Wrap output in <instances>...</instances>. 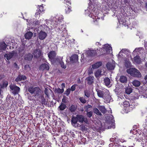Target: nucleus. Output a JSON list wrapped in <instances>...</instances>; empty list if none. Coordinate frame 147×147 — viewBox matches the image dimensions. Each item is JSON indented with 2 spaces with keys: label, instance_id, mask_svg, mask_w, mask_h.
I'll list each match as a JSON object with an SVG mask.
<instances>
[{
  "label": "nucleus",
  "instance_id": "1",
  "mask_svg": "<svg viewBox=\"0 0 147 147\" xmlns=\"http://www.w3.org/2000/svg\"><path fill=\"white\" fill-rule=\"evenodd\" d=\"M81 123L84 122L86 124H89V122L87 118L85 117L82 115H77L76 117H72L71 119V123L72 125L75 127H79V124L78 123V122Z\"/></svg>",
  "mask_w": 147,
  "mask_h": 147
},
{
  "label": "nucleus",
  "instance_id": "2",
  "mask_svg": "<svg viewBox=\"0 0 147 147\" xmlns=\"http://www.w3.org/2000/svg\"><path fill=\"white\" fill-rule=\"evenodd\" d=\"M28 90L32 94H33L32 96L35 97H40L41 90L39 87L30 86L28 88Z\"/></svg>",
  "mask_w": 147,
  "mask_h": 147
},
{
  "label": "nucleus",
  "instance_id": "3",
  "mask_svg": "<svg viewBox=\"0 0 147 147\" xmlns=\"http://www.w3.org/2000/svg\"><path fill=\"white\" fill-rule=\"evenodd\" d=\"M96 91L97 92L98 96L100 98H103L107 100L108 99L109 100L111 98L109 92L108 90H106L103 91L97 89L96 90Z\"/></svg>",
  "mask_w": 147,
  "mask_h": 147
},
{
  "label": "nucleus",
  "instance_id": "4",
  "mask_svg": "<svg viewBox=\"0 0 147 147\" xmlns=\"http://www.w3.org/2000/svg\"><path fill=\"white\" fill-rule=\"evenodd\" d=\"M114 117L112 115L107 116L106 117V122L105 123V127L109 129L113 127L114 124Z\"/></svg>",
  "mask_w": 147,
  "mask_h": 147
},
{
  "label": "nucleus",
  "instance_id": "5",
  "mask_svg": "<svg viewBox=\"0 0 147 147\" xmlns=\"http://www.w3.org/2000/svg\"><path fill=\"white\" fill-rule=\"evenodd\" d=\"M126 71L127 73L133 77L140 78L142 76L140 72L135 68H130L127 69Z\"/></svg>",
  "mask_w": 147,
  "mask_h": 147
},
{
  "label": "nucleus",
  "instance_id": "6",
  "mask_svg": "<svg viewBox=\"0 0 147 147\" xmlns=\"http://www.w3.org/2000/svg\"><path fill=\"white\" fill-rule=\"evenodd\" d=\"M9 88L11 90V92L14 95L18 94L20 91V88L17 86L11 85H10Z\"/></svg>",
  "mask_w": 147,
  "mask_h": 147
},
{
  "label": "nucleus",
  "instance_id": "7",
  "mask_svg": "<svg viewBox=\"0 0 147 147\" xmlns=\"http://www.w3.org/2000/svg\"><path fill=\"white\" fill-rule=\"evenodd\" d=\"M100 50V51H101L102 50L104 51L105 50L106 53H110L111 52V51H112V47L109 45L106 44L104 45L103 48L101 49Z\"/></svg>",
  "mask_w": 147,
  "mask_h": 147
},
{
  "label": "nucleus",
  "instance_id": "8",
  "mask_svg": "<svg viewBox=\"0 0 147 147\" xmlns=\"http://www.w3.org/2000/svg\"><path fill=\"white\" fill-rule=\"evenodd\" d=\"M41 53V50L38 48H37L34 50L32 54L34 55L35 57L38 58L40 56Z\"/></svg>",
  "mask_w": 147,
  "mask_h": 147
},
{
  "label": "nucleus",
  "instance_id": "9",
  "mask_svg": "<svg viewBox=\"0 0 147 147\" xmlns=\"http://www.w3.org/2000/svg\"><path fill=\"white\" fill-rule=\"evenodd\" d=\"M98 52V50H90L88 51L87 52V54L88 56H94L97 55V52Z\"/></svg>",
  "mask_w": 147,
  "mask_h": 147
},
{
  "label": "nucleus",
  "instance_id": "10",
  "mask_svg": "<svg viewBox=\"0 0 147 147\" xmlns=\"http://www.w3.org/2000/svg\"><path fill=\"white\" fill-rule=\"evenodd\" d=\"M47 36V34L45 32L41 31L38 33V38L40 40H43Z\"/></svg>",
  "mask_w": 147,
  "mask_h": 147
},
{
  "label": "nucleus",
  "instance_id": "11",
  "mask_svg": "<svg viewBox=\"0 0 147 147\" xmlns=\"http://www.w3.org/2000/svg\"><path fill=\"white\" fill-rule=\"evenodd\" d=\"M78 56L76 54H74L72 55L70 57V61L71 63H75L77 62L78 61Z\"/></svg>",
  "mask_w": 147,
  "mask_h": 147
},
{
  "label": "nucleus",
  "instance_id": "12",
  "mask_svg": "<svg viewBox=\"0 0 147 147\" xmlns=\"http://www.w3.org/2000/svg\"><path fill=\"white\" fill-rule=\"evenodd\" d=\"M15 54L14 51L9 52V53L5 54L4 55V57L8 60H10L13 56Z\"/></svg>",
  "mask_w": 147,
  "mask_h": 147
},
{
  "label": "nucleus",
  "instance_id": "13",
  "mask_svg": "<svg viewBox=\"0 0 147 147\" xmlns=\"http://www.w3.org/2000/svg\"><path fill=\"white\" fill-rule=\"evenodd\" d=\"M26 79V77L23 75L19 74L16 78L15 81L16 82H18L19 81L24 80Z\"/></svg>",
  "mask_w": 147,
  "mask_h": 147
},
{
  "label": "nucleus",
  "instance_id": "14",
  "mask_svg": "<svg viewBox=\"0 0 147 147\" xmlns=\"http://www.w3.org/2000/svg\"><path fill=\"white\" fill-rule=\"evenodd\" d=\"M33 54L29 53L26 54L24 56V59L25 60L28 61H31L33 58Z\"/></svg>",
  "mask_w": 147,
  "mask_h": 147
},
{
  "label": "nucleus",
  "instance_id": "15",
  "mask_svg": "<svg viewBox=\"0 0 147 147\" xmlns=\"http://www.w3.org/2000/svg\"><path fill=\"white\" fill-rule=\"evenodd\" d=\"M56 56V53L55 51H50L48 54V57L51 60H53L55 59Z\"/></svg>",
  "mask_w": 147,
  "mask_h": 147
},
{
  "label": "nucleus",
  "instance_id": "16",
  "mask_svg": "<svg viewBox=\"0 0 147 147\" xmlns=\"http://www.w3.org/2000/svg\"><path fill=\"white\" fill-rule=\"evenodd\" d=\"M49 69V64L43 63L40 66V69L44 70H48Z\"/></svg>",
  "mask_w": 147,
  "mask_h": 147
},
{
  "label": "nucleus",
  "instance_id": "17",
  "mask_svg": "<svg viewBox=\"0 0 147 147\" xmlns=\"http://www.w3.org/2000/svg\"><path fill=\"white\" fill-rule=\"evenodd\" d=\"M106 66L107 69L109 70H112L114 69L115 65L113 63L108 62Z\"/></svg>",
  "mask_w": 147,
  "mask_h": 147
},
{
  "label": "nucleus",
  "instance_id": "18",
  "mask_svg": "<svg viewBox=\"0 0 147 147\" xmlns=\"http://www.w3.org/2000/svg\"><path fill=\"white\" fill-rule=\"evenodd\" d=\"M25 47L24 46H22L20 47L18 50V53L19 55L22 57L25 53Z\"/></svg>",
  "mask_w": 147,
  "mask_h": 147
},
{
  "label": "nucleus",
  "instance_id": "19",
  "mask_svg": "<svg viewBox=\"0 0 147 147\" xmlns=\"http://www.w3.org/2000/svg\"><path fill=\"white\" fill-rule=\"evenodd\" d=\"M120 82L123 84H125L127 83V77L124 76H121L119 79Z\"/></svg>",
  "mask_w": 147,
  "mask_h": 147
},
{
  "label": "nucleus",
  "instance_id": "20",
  "mask_svg": "<svg viewBox=\"0 0 147 147\" xmlns=\"http://www.w3.org/2000/svg\"><path fill=\"white\" fill-rule=\"evenodd\" d=\"M98 108L102 113L105 114L107 112V110L104 106L99 105Z\"/></svg>",
  "mask_w": 147,
  "mask_h": 147
},
{
  "label": "nucleus",
  "instance_id": "21",
  "mask_svg": "<svg viewBox=\"0 0 147 147\" xmlns=\"http://www.w3.org/2000/svg\"><path fill=\"white\" fill-rule=\"evenodd\" d=\"M94 78L93 76H90L88 77L86 80L87 82V83L89 85H91L94 82Z\"/></svg>",
  "mask_w": 147,
  "mask_h": 147
},
{
  "label": "nucleus",
  "instance_id": "22",
  "mask_svg": "<svg viewBox=\"0 0 147 147\" xmlns=\"http://www.w3.org/2000/svg\"><path fill=\"white\" fill-rule=\"evenodd\" d=\"M43 8L42 5H38V9L37 10V12L35 13L36 15H39L40 13L42 12L43 11Z\"/></svg>",
  "mask_w": 147,
  "mask_h": 147
},
{
  "label": "nucleus",
  "instance_id": "23",
  "mask_svg": "<svg viewBox=\"0 0 147 147\" xmlns=\"http://www.w3.org/2000/svg\"><path fill=\"white\" fill-rule=\"evenodd\" d=\"M102 70L101 69H98L94 73L96 77H98L104 74V72H103L102 74Z\"/></svg>",
  "mask_w": 147,
  "mask_h": 147
},
{
  "label": "nucleus",
  "instance_id": "24",
  "mask_svg": "<svg viewBox=\"0 0 147 147\" xmlns=\"http://www.w3.org/2000/svg\"><path fill=\"white\" fill-rule=\"evenodd\" d=\"M33 33L31 32H28L25 35V37L26 39H29L33 36Z\"/></svg>",
  "mask_w": 147,
  "mask_h": 147
},
{
  "label": "nucleus",
  "instance_id": "25",
  "mask_svg": "<svg viewBox=\"0 0 147 147\" xmlns=\"http://www.w3.org/2000/svg\"><path fill=\"white\" fill-rule=\"evenodd\" d=\"M102 64V63L101 62H97L92 65V68L94 69L97 68L100 66Z\"/></svg>",
  "mask_w": 147,
  "mask_h": 147
},
{
  "label": "nucleus",
  "instance_id": "26",
  "mask_svg": "<svg viewBox=\"0 0 147 147\" xmlns=\"http://www.w3.org/2000/svg\"><path fill=\"white\" fill-rule=\"evenodd\" d=\"M93 112L99 116H102V114L99 111V109L96 108H94L93 109Z\"/></svg>",
  "mask_w": 147,
  "mask_h": 147
},
{
  "label": "nucleus",
  "instance_id": "27",
  "mask_svg": "<svg viewBox=\"0 0 147 147\" xmlns=\"http://www.w3.org/2000/svg\"><path fill=\"white\" fill-rule=\"evenodd\" d=\"M7 45L4 42L0 43V49L4 50L7 47Z\"/></svg>",
  "mask_w": 147,
  "mask_h": 147
},
{
  "label": "nucleus",
  "instance_id": "28",
  "mask_svg": "<svg viewBox=\"0 0 147 147\" xmlns=\"http://www.w3.org/2000/svg\"><path fill=\"white\" fill-rule=\"evenodd\" d=\"M14 99L13 97L11 96L10 95L8 94L6 97V100L8 104H10L11 102V100Z\"/></svg>",
  "mask_w": 147,
  "mask_h": 147
},
{
  "label": "nucleus",
  "instance_id": "29",
  "mask_svg": "<svg viewBox=\"0 0 147 147\" xmlns=\"http://www.w3.org/2000/svg\"><path fill=\"white\" fill-rule=\"evenodd\" d=\"M132 84L135 87H138L140 84V82L139 81L135 80L133 81Z\"/></svg>",
  "mask_w": 147,
  "mask_h": 147
},
{
  "label": "nucleus",
  "instance_id": "30",
  "mask_svg": "<svg viewBox=\"0 0 147 147\" xmlns=\"http://www.w3.org/2000/svg\"><path fill=\"white\" fill-rule=\"evenodd\" d=\"M135 62L138 64H140L141 62V59L139 56L136 55L134 57Z\"/></svg>",
  "mask_w": 147,
  "mask_h": 147
},
{
  "label": "nucleus",
  "instance_id": "31",
  "mask_svg": "<svg viewBox=\"0 0 147 147\" xmlns=\"http://www.w3.org/2000/svg\"><path fill=\"white\" fill-rule=\"evenodd\" d=\"M40 101L43 104H44L45 105L47 104V102L46 101V100L45 98L44 97V96L42 95H40Z\"/></svg>",
  "mask_w": 147,
  "mask_h": 147
},
{
  "label": "nucleus",
  "instance_id": "32",
  "mask_svg": "<svg viewBox=\"0 0 147 147\" xmlns=\"http://www.w3.org/2000/svg\"><path fill=\"white\" fill-rule=\"evenodd\" d=\"M64 90L63 89H60L59 88H55L54 92L55 93L58 94H61L64 92Z\"/></svg>",
  "mask_w": 147,
  "mask_h": 147
},
{
  "label": "nucleus",
  "instance_id": "33",
  "mask_svg": "<svg viewBox=\"0 0 147 147\" xmlns=\"http://www.w3.org/2000/svg\"><path fill=\"white\" fill-rule=\"evenodd\" d=\"M77 106L75 105H72L69 108L70 111L73 112H74L77 109Z\"/></svg>",
  "mask_w": 147,
  "mask_h": 147
},
{
  "label": "nucleus",
  "instance_id": "34",
  "mask_svg": "<svg viewBox=\"0 0 147 147\" xmlns=\"http://www.w3.org/2000/svg\"><path fill=\"white\" fill-rule=\"evenodd\" d=\"M104 83L105 85L107 86H109L110 83V79L108 78H107L104 79Z\"/></svg>",
  "mask_w": 147,
  "mask_h": 147
},
{
  "label": "nucleus",
  "instance_id": "35",
  "mask_svg": "<svg viewBox=\"0 0 147 147\" xmlns=\"http://www.w3.org/2000/svg\"><path fill=\"white\" fill-rule=\"evenodd\" d=\"M132 91V89L130 87H127L125 89V92L127 94H130Z\"/></svg>",
  "mask_w": 147,
  "mask_h": 147
},
{
  "label": "nucleus",
  "instance_id": "36",
  "mask_svg": "<svg viewBox=\"0 0 147 147\" xmlns=\"http://www.w3.org/2000/svg\"><path fill=\"white\" fill-rule=\"evenodd\" d=\"M86 98H84L83 97H80L79 98V100L80 102L82 103L85 104L86 102Z\"/></svg>",
  "mask_w": 147,
  "mask_h": 147
},
{
  "label": "nucleus",
  "instance_id": "37",
  "mask_svg": "<svg viewBox=\"0 0 147 147\" xmlns=\"http://www.w3.org/2000/svg\"><path fill=\"white\" fill-rule=\"evenodd\" d=\"M84 95L87 98H89L90 96V92L88 90H86L84 91Z\"/></svg>",
  "mask_w": 147,
  "mask_h": 147
},
{
  "label": "nucleus",
  "instance_id": "38",
  "mask_svg": "<svg viewBox=\"0 0 147 147\" xmlns=\"http://www.w3.org/2000/svg\"><path fill=\"white\" fill-rule=\"evenodd\" d=\"M129 108L130 107L128 105L124 106L125 112L126 113H127L128 112L131 111Z\"/></svg>",
  "mask_w": 147,
  "mask_h": 147
},
{
  "label": "nucleus",
  "instance_id": "39",
  "mask_svg": "<svg viewBox=\"0 0 147 147\" xmlns=\"http://www.w3.org/2000/svg\"><path fill=\"white\" fill-rule=\"evenodd\" d=\"M131 62L129 60H126L125 62V66L127 68H128L131 67Z\"/></svg>",
  "mask_w": 147,
  "mask_h": 147
},
{
  "label": "nucleus",
  "instance_id": "40",
  "mask_svg": "<svg viewBox=\"0 0 147 147\" xmlns=\"http://www.w3.org/2000/svg\"><path fill=\"white\" fill-rule=\"evenodd\" d=\"M63 57H57L55 59V61L57 62L61 63L63 61Z\"/></svg>",
  "mask_w": 147,
  "mask_h": 147
},
{
  "label": "nucleus",
  "instance_id": "41",
  "mask_svg": "<svg viewBox=\"0 0 147 147\" xmlns=\"http://www.w3.org/2000/svg\"><path fill=\"white\" fill-rule=\"evenodd\" d=\"M66 105L64 103H61L59 107V108L61 110H63L66 108Z\"/></svg>",
  "mask_w": 147,
  "mask_h": 147
},
{
  "label": "nucleus",
  "instance_id": "42",
  "mask_svg": "<svg viewBox=\"0 0 147 147\" xmlns=\"http://www.w3.org/2000/svg\"><path fill=\"white\" fill-rule=\"evenodd\" d=\"M142 49V47H139L138 48H136L134 50L133 54H134V55H136L135 54V53H137L139 52ZM137 54H138V53H137Z\"/></svg>",
  "mask_w": 147,
  "mask_h": 147
},
{
  "label": "nucleus",
  "instance_id": "43",
  "mask_svg": "<svg viewBox=\"0 0 147 147\" xmlns=\"http://www.w3.org/2000/svg\"><path fill=\"white\" fill-rule=\"evenodd\" d=\"M80 127V129L83 131L86 130V128L84 124L80 125L79 124V127Z\"/></svg>",
  "mask_w": 147,
  "mask_h": 147
},
{
  "label": "nucleus",
  "instance_id": "44",
  "mask_svg": "<svg viewBox=\"0 0 147 147\" xmlns=\"http://www.w3.org/2000/svg\"><path fill=\"white\" fill-rule=\"evenodd\" d=\"M71 7L70 6H67V7H66V8L65 9L66 13H69L71 11Z\"/></svg>",
  "mask_w": 147,
  "mask_h": 147
},
{
  "label": "nucleus",
  "instance_id": "45",
  "mask_svg": "<svg viewBox=\"0 0 147 147\" xmlns=\"http://www.w3.org/2000/svg\"><path fill=\"white\" fill-rule=\"evenodd\" d=\"M24 69L27 71H28L30 70V67L28 65H26L24 66Z\"/></svg>",
  "mask_w": 147,
  "mask_h": 147
},
{
  "label": "nucleus",
  "instance_id": "46",
  "mask_svg": "<svg viewBox=\"0 0 147 147\" xmlns=\"http://www.w3.org/2000/svg\"><path fill=\"white\" fill-rule=\"evenodd\" d=\"M92 112L91 111H90L87 113L86 115L88 117L90 118L92 117Z\"/></svg>",
  "mask_w": 147,
  "mask_h": 147
},
{
  "label": "nucleus",
  "instance_id": "47",
  "mask_svg": "<svg viewBox=\"0 0 147 147\" xmlns=\"http://www.w3.org/2000/svg\"><path fill=\"white\" fill-rule=\"evenodd\" d=\"M78 86L77 84H75L71 86L70 89V90L72 91H73L75 90L76 88V87Z\"/></svg>",
  "mask_w": 147,
  "mask_h": 147
},
{
  "label": "nucleus",
  "instance_id": "48",
  "mask_svg": "<svg viewBox=\"0 0 147 147\" xmlns=\"http://www.w3.org/2000/svg\"><path fill=\"white\" fill-rule=\"evenodd\" d=\"M70 89H67L65 92V94L67 96H68L70 93Z\"/></svg>",
  "mask_w": 147,
  "mask_h": 147
},
{
  "label": "nucleus",
  "instance_id": "49",
  "mask_svg": "<svg viewBox=\"0 0 147 147\" xmlns=\"http://www.w3.org/2000/svg\"><path fill=\"white\" fill-rule=\"evenodd\" d=\"M60 64L61 65V67L62 68L64 69H65L66 68V65H64V63L63 61L60 63Z\"/></svg>",
  "mask_w": 147,
  "mask_h": 147
},
{
  "label": "nucleus",
  "instance_id": "50",
  "mask_svg": "<svg viewBox=\"0 0 147 147\" xmlns=\"http://www.w3.org/2000/svg\"><path fill=\"white\" fill-rule=\"evenodd\" d=\"M3 84V86L2 87H6L7 86L8 84L7 82H2Z\"/></svg>",
  "mask_w": 147,
  "mask_h": 147
},
{
  "label": "nucleus",
  "instance_id": "51",
  "mask_svg": "<svg viewBox=\"0 0 147 147\" xmlns=\"http://www.w3.org/2000/svg\"><path fill=\"white\" fill-rule=\"evenodd\" d=\"M49 90L47 88H45V94L47 96H49V93H48Z\"/></svg>",
  "mask_w": 147,
  "mask_h": 147
},
{
  "label": "nucleus",
  "instance_id": "52",
  "mask_svg": "<svg viewBox=\"0 0 147 147\" xmlns=\"http://www.w3.org/2000/svg\"><path fill=\"white\" fill-rule=\"evenodd\" d=\"M129 107H130V109L132 110V109H134L135 107L134 105V104H132V103L131 104L129 105Z\"/></svg>",
  "mask_w": 147,
  "mask_h": 147
},
{
  "label": "nucleus",
  "instance_id": "53",
  "mask_svg": "<svg viewBox=\"0 0 147 147\" xmlns=\"http://www.w3.org/2000/svg\"><path fill=\"white\" fill-rule=\"evenodd\" d=\"M39 22L38 20H35L33 22V24H34L38 25L39 24Z\"/></svg>",
  "mask_w": 147,
  "mask_h": 147
},
{
  "label": "nucleus",
  "instance_id": "54",
  "mask_svg": "<svg viewBox=\"0 0 147 147\" xmlns=\"http://www.w3.org/2000/svg\"><path fill=\"white\" fill-rule=\"evenodd\" d=\"M85 107L87 108V109H91L92 108V106L89 105H88L85 106Z\"/></svg>",
  "mask_w": 147,
  "mask_h": 147
},
{
  "label": "nucleus",
  "instance_id": "55",
  "mask_svg": "<svg viewBox=\"0 0 147 147\" xmlns=\"http://www.w3.org/2000/svg\"><path fill=\"white\" fill-rule=\"evenodd\" d=\"M144 127L145 129L147 130V122H146L145 124H144Z\"/></svg>",
  "mask_w": 147,
  "mask_h": 147
},
{
  "label": "nucleus",
  "instance_id": "56",
  "mask_svg": "<svg viewBox=\"0 0 147 147\" xmlns=\"http://www.w3.org/2000/svg\"><path fill=\"white\" fill-rule=\"evenodd\" d=\"M123 104L125 105H126V106L129 105V103L128 102L125 101L123 102Z\"/></svg>",
  "mask_w": 147,
  "mask_h": 147
},
{
  "label": "nucleus",
  "instance_id": "57",
  "mask_svg": "<svg viewBox=\"0 0 147 147\" xmlns=\"http://www.w3.org/2000/svg\"><path fill=\"white\" fill-rule=\"evenodd\" d=\"M5 77L4 75L3 74L0 75V80Z\"/></svg>",
  "mask_w": 147,
  "mask_h": 147
},
{
  "label": "nucleus",
  "instance_id": "58",
  "mask_svg": "<svg viewBox=\"0 0 147 147\" xmlns=\"http://www.w3.org/2000/svg\"><path fill=\"white\" fill-rule=\"evenodd\" d=\"M61 86L62 87V89H63L65 88V83H62L61 84Z\"/></svg>",
  "mask_w": 147,
  "mask_h": 147
},
{
  "label": "nucleus",
  "instance_id": "59",
  "mask_svg": "<svg viewBox=\"0 0 147 147\" xmlns=\"http://www.w3.org/2000/svg\"><path fill=\"white\" fill-rule=\"evenodd\" d=\"M62 101L63 102H64V103H66V98H65V97H64L62 99Z\"/></svg>",
  "mask_w": 147,
  "mask_h": 147
},
{
  "label": "nucleus",
  "instance_id": "60",
  "mask_svg": "<svg viewBox=\"0 0 147 147\" xmlns=\"http://www.w3.org/2000/svg\"><path fill=\"white\" fill-rule=\"evenodd\" d=\"M126 49H123L122 50H121V51L119 53V55L120 54V52H121V51L122 52H124L125 51H126Z\"/></svg>",
  "mask_w": 147,
  "mask_h": 147
},
{
  "label": "nucleus",
  "instance_id": "61",
  "mask_svg": "<svg viewBox=\"0 0 147 147\" xmlns=\"http://www.w3.org/2000/svg\"><path fill=\"white\" fill-rule=\"evenodd\" d=\"M84 109H85V111L86 112H87V113L89 112L88 111H89V110L88 109H87V108L85 107H84Z\"/></svg>",
  "mask_w": 147,
  "mask_h": 147
},
{
  "label": "nucleus",
  "instance_id": "62",
  "mask_svg": "<svg viewBox=\"0 0 147 147\" xmlns=\"http://www.w3.org/2000/svg\"><path fill=\"white\" fill-rule=\"evenodd\" d=\"M144 79L146 82H147V75L145 76Z\"/></svg>",
  "mask_w": 147,
  "mask_h": 147
},
{
  "label": "nucleus",
  "instance_id": "63",
  "mask_svg": "<svg viewBox=\"0 0 147 147\" xmlns=\"http://www.w3.org/2000/svg\"><path fill=\"white\" fill-rule=\"evenodd\" d=\"M145 94L146 96V97L147 98V89L145 91Z\"/></svg>",
  "mask_w": 147,
  "mask_h": 147
},
{
  "label": "nucleus",
  "instance_id": "64",
  "mask_svg": "<svg viewBox=\"0 0 147 147\" xmlns=\"http://www.w3.org/2000/svg\"><path fill=\"white\" fill-rule=\"evenodd\" d=\"M65 3H69V1H68V0H65Z\"/></svg>",
  "mask_w": 147,
  "mask_h": 147
}]
</instances>
